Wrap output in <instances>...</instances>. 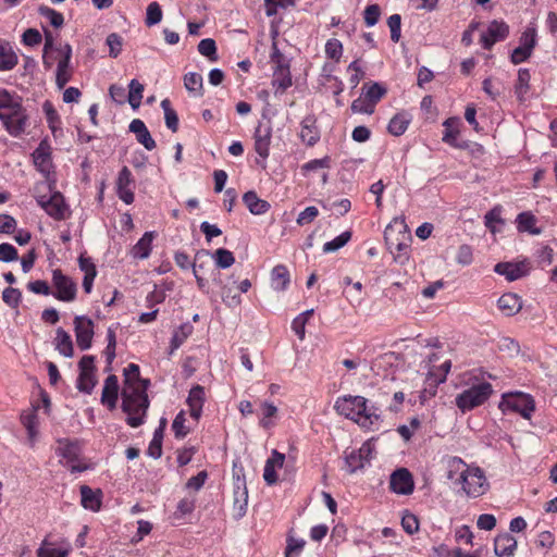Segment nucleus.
<instances>
[{
    "instance_id": "2eb2a0df",
    "label": "nucleus",
    "mask_w": 557,
    "mask_h": 557,
    "mask_svg": "<svg viewBox=\"0 0 557 557\" xmlns=\"http://www.w3.org/2000/svg\"><path fill=\"white\" fill-rule=\"evenodd\" d=\"M132 173L127 166H123L119 172L116 180V191L119 198L126 205H131L134 201V193L131 189Z\"/></svg>"
},
{
    "instance_id": "c85d7f7f",
    "label": "nucleus",
    "mask_w": 557,
    "mask_h": 557,
    "mask_svg": "<svg viewBox=\"0 0 557 557\" xmlns=\"http://www.w3.org/2000/svg\"><path fill=\"white\" fill-rule=\"evenodd\" d=\"M82 506L91 511H98L101 507V492L94 491L87 485L81 486Z\"/></svg>"
},
{
    "instance_id": "a878e982",
    "label": "nucleus",
    "mask_w": 557,
    "mask_h": 557,
    "mask_svg": "<svg viewBox=\"0 0 557 557\" xmlns=\"http://www.w3.org/2000/svg\"><path fill=\"white\" fill-rule=\"evenodd\" d=\"M461 125V120L460 117H457V116H453V117H448L444 121L443 123V126H444V133H443V141L453 146V147H458V143H457V139H458V135H459V126Z\"/></svg>"
},
{
    "instance_id": "5fc2aeb1",
    "label": "nucleus",
    "mask_w": 557,
    "mask_h": 557,
    "mask_svg": "<svg viewBox=\"0 0 557 557\" xmlns=\"http://www.w3.org/2000/svg\"><path fill=\"white\" fill-rule=\"evenodd\" d=\"M106 44L109 47V55L114 59L117 58L122 51L123 38L116 33H111L108 35Z\"/></svg>"
},
{
    "instance_id": "680f3d73",
    "label": "nucleus",
    "mask_w": 557,
    "mask_h": 557,
    "mask_svg": "<svg viewBox=\"0 0 557 557\" xmlns=\"http://www.w3.org/2000/svg\"><path fill=\"white\" fill-rule=\"evenodd\" d=\"M327 58L338 61L343 54V45L338 39H329L325 45Z\"/></svg>"
},
{
    "instance_id": "6e6552de",
    "label": "nucleus",
    "mask_w": 557,
    "mask_h": 557,
    "mask_svg": "<svg viewBox=\"0 0 557 557\" xmlns=\"http://www.w3.org/2000/svg\"><path fill=\"white\" fill-rule=\"evenodd\" d=\"M537 44L536 28L533 25L528 26L519 38V46L511 52L510 59L513 64H520L527 61L534 47Z\"/></svg>"
},
{
    "instance_id": "4c0bfd02",
    "label": "nucleus",
    "mask_w": 557,
    "mask_h": 557,
    "mask_svg": "<svg viewBox=\"0 0 557 557\" xmlns=\"http://www.w3.org/2000/svg\"><path fill=\"white\" fill-rule=\"evenodd\" d=\"M535 223L536 219L531 212H521L517 216V228L519 232L540 234V230L535 228Z\"/></svg>"
},
{
    "instance_id": "cd10ccee",
    "label": "nucleus",
    "mask_w": 557,
    "mask_h": 557,
    "mask_svg": "<svg viewBox=\"0 0 557 557\" xmlns=\"http://www.w3.org/2000/svg\"><path fill=\"white\" fill-rule=\"evenodd\" d=\"M290 283V275L287 268L278 264L271 272V286L277 292L285 290Z\"/></svg>"
},
{
    "instance_id": "a211bd4d",
    "label": "nucleus",
    "mask_w": 557,
    "mask_h": 557,
    "mask_svg": "<svg viewBox=\"0 0 557 557\" xmlns=\"http://www.w3.org/2000/svg\"><path fill=\"white\" fill-rule=\"evenodd\" d=\"M371 453L370 445L363 444L359 450H352L345 457V463L349 473H355L357 470L363 468L364 462L368 461V456Z\"/></svg>"
},
{
    "instance_id": "7c9ffc66",
    "label": "nucleus",
    "mask_w": 557,
    "mask_h": 557,
    "mask_svg": "<svg viewBox=\"0 0 557 557\" xmlns=\"http://www.w3.org/2000/svg\"><path fill=\"white\" fill-rule=\"evenodd\" d=\"M21 422L27 431L29 441L35 442L37 434H38V432H37V425H38L37 409L32 408L29 410L22 412Z\"/></svg>"
},
{
    "instance_id": "3c124183",
    "label": "nucleus",
    "mask_w": 557,
    "mask_h": 557,
    "mask_svg": "<svg viewBox=\"0 0 557 557\" xmlns=\"http://www.w3.org/2000/svg\"><path fill=\"white\" fill-rule=\"evenodd\" d=\"M531 75L529 70L527 69H520L518 72V81L516 85V94L520 100L523 99V96L529 90V82H530Z\"/></svg>"
},
{
    "instance_id": "39448f33",
    "label": "nucleus",
    "mask_w": 557,
    "mask_h": 557,
    "mask_svg": "<svg viewBox=\"0 0 557 557\" xmlns=\"http://www.w3.org/2000/svg\"><path fill=\"white\" fill-rule=\"evenodd\" d=\"M40 188L48 189L50 195L36 194L37 203L54 220L61 221L70 215L69 206L64 201V197L59 191H52L49 184H41L36 187V191Z\"/></svg>"
},
{
    "instance_id": "49530a36",
    "label": "nucleus",
    "mask_w": 557,
    "mask_h": 557,
    "mask_svg": "<svg viewBox=\"0 0 557 557\" xmlns=\"http://www.w3.org/2000/svg\"><path fill=\"white\" fill-rule=\"evenodd\" d=\"M191 325L184 324L178 330H176L171 339V351L173 354L176 349L181 347V345L186 341V338L191 333Z\"/></svg>"
},
{
    "instance_id": "e433bc0d",
    "label": "nucleus",
    "mask_w": 557,
    "mask_h": 557,
    "mask_svg": "<svg viewBox=\"0 0 557 557\" xmlns=\"http://www.w3.org/2000/svg\"><path fill=\"white\" fill-rule=\"evenodd\" d=\"M509 35V26L503 21L490 23V48L497 41L505 40Z\"/></svg>"
},
{
    "instance_id": "f8f14e48",
    "label": "nucleus",
    "mask_w": 557,
    "mask_h": 557,
    "mask_svg": "<svg viewBox=\"0 0 557 557\" xmlns=\"http://www.w3.org/2000/svg\"><path fill=\"white\" fill-rule=\"evenodd\" d=\"M74 326L77 346L82 350L89 349L94 337L92 320L84 315H77L74 319Z\"/></svg>"
},
{
    "instance_id": "4d7b16f0",
    "label": "nucleus",
    "mask_w": 557,
    "mask_h": 557,
    "mask_svg": "<svg viewBox=\"0 0 557 557\" xmlns=\"http://www.w3.org/2000/svg\"><path fill=\"white\" fill-rule=\"evenodd\" d=\"M247 508V491L244 488L239 491V488L235 492V500H234V511L236 518H242L246 513Z\"/></svg>"
},
{
    "instance_id": "7ed1b4c3",
    "label": "nucleus",
    "mask_w": 557,
    "mask_h": 557,
    "mask_svg": "<svg viewBox=\"0 0 557 557\" xmlns=\"http://www.w3.org/2000/svg\"><path fill=\"white\" fill-rule=\"evenodd\" d=\"M27 114L22 106L21 98L0 89V120L8 133L14 137L25 132Z\"/></svg>"
},
{
    "instance_id": "412c9836",
    "label": "nucleus",
    "mask_w": 557,
    "mask_h": 557,
    "mask_svg": "<svg viewBox=\"0 0 557 557\" xmlns=\"http://www.w3.org/2000/svg\"><path fill=\"white\" fill-rule=\"evenodd\" d=\"M497 307L504 315L511 317L522 309V301L517 294L507 293L499 297Z\"/></svg>"
},
{
    "instance_id": "864d4df0",
    "label": "nucleus",
    "mask_w": 557,
    "mask_h": 557,
    "mask_svg": "<svg viewBox=\"0 0 557 557\" xmlns=\"http://www.w3.org/2000/svg\"><path fill=\"white\" fill-rule=\"evenodd\" d=\"M350 238H351V233L348 231L344 232L341 235H338L337 237H335L333 240L325 243L323 246V251L325 253L334 252V251L338 250L339 248L344 247L350 240Z\"/></svg>"
},
{
    "instance_id": "dca6fc26",
    "label": "nucleus",
    "mask_w": 557,
    "mask_h": 557,
    "mask_svg": "<svg viewBox=\"0 0 557 557\" xmlns=\"http://www.w3.org/2000/svg\"><path fill=\"white\" fill-rule=\"evenodd\" d=\"M300 139L308 146H314L320 140V132L317 126V120L313 115H308L301 121Z\"/></svg>"
},
{
    "instance_id": "9b49d317",
    "label": "nucleus",
    "mask_w": 557,
    "mask_h": 557,
    "mask_svg": "<svg viewBox=\"0 0 557 557\" xmlns=\"http://www.w3.org/2000/svg\"><path fill=\"white\" fill-rule=\"evenodd\" d=\"M253 139L255 150L264 161L270 154V146L272 139V125L270 121L259 122L255 131Z\"/></svg>"
},
{
    "instance_id": "bf43d9fd",
    "label": "nucleus",
    "mask_w": 557,
    "mask_h": 557,
    "mask_svg": "<svg viewBox=\"0 0 557 557\" xmlns=\"http://www.w3.org/2000/svg\"><path fill=\"white\" fill-rule=\"evenodd\" d=\"M261 407L263 418L260 420V425L264 429H270L272 426V422L269 419L276 416L277 407L268 401L262 403Z\"/></svg>"
},
{
    "instance_id": "09e8293b",
    "label": "nucleus",
    "mask_w": 557,
    "mask_h": 557,
    "mask_svg": "<svg viewBox=\"0 0 557 557\" xmlns=\"http://www.w3.org/2000/svg\"><path fill=\"white\" fill-rule=\"evenodd\" d=\"M38 12L41 16L49 20L50 24L55 28L61 27L64 23L63 15L49 7L41 5L39 7Z\"/></svg>"
},
{
    "instance_id": "58836bf2",
    "label": "nucleus",
    "mask_w": 557,
    "mask_h": 557,
    "mask_svg": "<svg viewBox=\"0 0 557 557\" xmlns=\"http://www.w3.org/2000/svg\"><path fill=\"white\" fill-rule=\"evenodd\" d=\"M57 349L64 357L73 356L72 338L63 329H58L57 331Z\"/></svg>"
},
{
    "instance_id": "13d9d810",
    "label": "nucleus",
    "mask_w": 557,
    "mask_h": 557,
    "mask_svg": "<svg viewBox=\"0 0 557 557\" xmlns=\"http://www.w3.org/2000/svg\"><path fill=\"white\" fill-rule=\"evenodd\" d=\"M162 20V10L158 2H151L147 7L146 25L152 26L160 23Z\"/></svg>"
},
{
    "instance_id": "0e129e2a",
    "label": "nucleus",
    "mask_w": 557,
    "mask_h": 557,
    "mask_svg": "<svg viewBox=\"0 0 557 557\" xmlns=\"http://www.w3.org/2000/svg\"><path fill=\"white\" fill-rule=\"evenodd\" d=\"M221 297L223 302L227 307H237L242 302V298L239 294H233L232 288L227 285H223L221 287Z\"/></svg>"
},
{
    "instance_id": "052dcab7",
    "label": "nucleus",
    "mask_w": 557,
    "mask_h": 557,
    "mask_svg": "<svg viewBox=\"0 0 557 557\" xmlns=\"http://www.w3.org/2000/svg\"><path fill=\"white\" fill-rule=\"evenodd\" d=\"M351 111L354 113L372 114L374 112V104H372L364 96L359 97L352 101Z\"/></svg>"
},
{
    "instance_id": "2f4dec72",
    "label": "nucleus",
    "mask_w": 557,
    "mask_h": 557,
    "mask_svg": "<svg viewBox=\"0 0 557 557\" xmlns=\"http://www.w3.org/2000/svg\"><path fill=\"white\" fill-rule=\"evenodd\" d=\"M410 121L411 117L407 112H399L391 119L387 129L392 135L400 136L407 131Z\"/></svg>"
},
{
    "instance_id": "9d476101",
    "label": "nucleus",
    "mask_w": 557,
    "mask_h": 557,
    "mask_svg": "<svg viewBox=\"0 0 557 557\" xmlns=\"http://www.w3.org/2000/svg\"><path fill=\"white\" fill-rule=\"evenodd\" d=\"M531 265L527 260L517 262H499L494 267V271L504 276L508 282H513L527 276L530 273Z\"/></svg>"
},
{
    "instance_id": "338daca9",
    "label": "nucleus",
    "mask_w": 557,
    "mask_h": 557,
    "mask_svg": "<svg viewBox=\"0 0 557 557\" xmlns=\"http://www.w3.org/2000/svg\"><path fill=\"white\" fill-rule=\"evenodd\" d=\"M57 453L69 461H73L77 457V447L75 444L69 442H60Z\"/></svg>"
},
{
    "instance_id": "ddd939ff",
    "label": "nucleus",
    "mask_w": 557,
    "mask_h": 557,
    "mask_svg": "<svg viewBox=\"0 0 557 557\" xmlns=\"http://www.w3.org/2000/svg\"><path fill=\"white\" fill-rule=\"evenodd\" d=\"M389 488L399 495H409L413 492L414 482L412 474L406 468H399L391 474Z\"/></svg>"
},
{
    "instance_id": "de8ad7c7",
    "label": "nucleus",
    "mask_w": 557,
    "mask_h": 557,
    "mask_svg": "<svg viewBox=\"0 0 557 557\" xmlns=\"http://www.w3.org/2000/svg\"><path fill=\"white\" fill-rule=\"evenodd\" d=\"M72 78L71 64L58 62L55 73V84L58 88L62 89Z\"/></svg>"
},
{
    "instance_id": "6e6d98bb",
    "label": "nucleus",
    "mask_w": 557,
    "mask_h": 557,
    "mask_svg": "<svg viewBox=\"0 0 557 557\" xmlns=\"http://www.w3.org/2000/svg\"><path fill=\"white\" fill-rule=\"evenodd\" d=\"M198 51L200 54L209 58L211 61H215L218 59L216 45L215 41L211 38L202 39L198 44Z\"/></svg>"
},
{
    "instance_id": "f704fd0d",
    "label": "nucleus",
    "mask_w": 557,
    "mask_h": 557,
    "mask_svg": "<svg viewBox=\"0 0 557 557\" xmlns=\"http://www.w3.org/2000/svg\"><path fill=\"white\" fill-rule=\"evenodd\" d=\"M495 342L496 347L503 357L511 358L519 354L520 346L515 339L510 337L498 336Z\"/></svg>"
},
{
    "instance_id": "603ef678",
    "label": "nucleus",
    "mask_w": 557,
    "mask_h": 557,
    "mask_svg": "<svg viewBox=\"0 0 557 557\" xmlns=\"http://www.w3.org/2000/svg\"><path fill=\"white\" fill-rule=\"evenodd\" d=\"M210 252L205 249L198 250L196 252L195 259L193 261V274H200V272H203L207 269V267L210 265Z\"/></svg>"
},
{
    "instance_id": "79ce46f5",
    "label": "nucleus",
    "mask_w": 557,
    "mask_h": 557,
    "mask_svg": "<svg viewBox=\"0 0 557 557\" xmlns=\"http://www.w3.org/2000/svg\"><path fill=\"white\" fill-rule=\"evenodd\" d=\"M184 85L189 92L202 96V76L200 74L195 72L185 74Z\"/></svg>"
},
{
    "instance_id": "72a5a7b5",
    "label": "nucleus",
    "mask_w": 557,
    "mask_h": 557,
    "mask_svg": "<svg viewBox=\"0 0 557 557\" xmlns=\"http://www.w3.org/2000/svg\"><path fill=\"white\" fill-rule=\"evenodd\" d=\"M481 24L478 22H471L468 29H466L462 34L461 42L465 46H470L473 42V36L476 32H479V38L482 47L487 49V32L480 29Z\"/></svg>"
},
{
    "instance_id": "c756f323",
    "label": "nucleus",
    "mask_w": 557,
    "mask_h": 557,
    "mask_svg": "<svg viewBox=\"0 0 557 557\" xmlns=\"http://www.w3.org/2000/svg\"><path fill=\"white\" fill-rule=\"evenodd\" d=\"M17 64V55L9 42L0 40V71H10Z\"/></svg>"
},
{
    "instance_id": "a19ab883",
    "label": "nucleus",
    "mask_w": 557,
    "mask_h": 557,
    "mask_svg": "<svg viewBox=\"0 0 557 557\" xmlns=\"http://www.w3.org/2000/svg\"><path fill=\"white\" fill-rule=\"evenodd\" d=\"M70 550V544H66L64 547L53 548L49 547V543L45 540L37 550V557H67Z\"/></svg>"
},
{
    "instance_id": "69168bd1",
    "label": "nucleus",
    "mask_w": 557,
    "mask_h": 557,
    "mask_svg": "<svg viewBox=\"0 0 557 557\" xmlns=\"http://www.w3.org/2000/svg\"><path fill=\"white\" fill-rule=\"evenodd\" d=\"M387 25L391 30V39L398 42L400 39L401 17L399 14H393L387 18Z\"/></svg>"
},
{
    "instance_id": "8fccbe9b",
    "label": "nucleus",
    "mask_w": 557,
    "mask_h": 557,
    "mask_svg": "<svg viewBox=\"0 0 557 557\" xmlns=\"http://www.w3.org/2000/svg\"><path fill=\"white\" fill-rule=\"evenodd\" d=\"M96 377L94 373L79 372L77 379V388L79 392L90 394L96 385Z\"/></svg>"
},
{
    "instance_id": "6ab92c4d",
    "label": "nucleus",
    "mask_w": 557,
    "mask_h": 557,
    "mask_svg": "<svg viewBox=\"0 0 557 557\" xmlns=\"http://www.w3.org/2000/svg\"><path fill=\"white\" fill-rule=\"evenodd\" d=\"M119 395V382L117 377L113 374L109 375L102 388L101 403L107 405L110 410H113L116 406Z\"/></svg>"
},
{
    "instance_id": "e2e57ef3",
    "label": "nucleus",
    "mask_w": 557,
    "mask_h": 557,
    "mask_svg": "<svg viewBox=\"0 0 557 557\" xmlns=\"http://www.w3.org/2000/svg\"><path fill=\"white\" fill-rule=\"evenodd\" d=\"M185 412L184 411H180L175 419L173 420V423H172V430L175 434L176 437L178 438H183L185 437L189 430L185 426Z\"/></svg>"
},
{
    "instance_id": "c03bdc74",
    "label": "nucleus",
    "mask_w": 557,
    "mask_h": 557,
    "mask_svg": "<svg viewBox=\"0 0 557 557\" xmlns=\"http://www.w3.org/2000/svg\"><path fill=\"white\" fill-rule=\"evenodd\" d=\"M212 258L214 259L216 267L221 269H227L235 262L233 252L225 248L216 249L212 255Z\"/></svg>"
},
{
    "instance_id": "bb28decb",
    "label": "nucleus",
    "mask_w": 557,
    "mask_h": 557,
    "mask_svg": "<svg viewBox=\"0 0 557 557\" xmlns=\"http://www.w3.org/2000/svg\"><path fill=\"white\" fill-rule=\"evenodd\" d=\"M438 360V357L436 354H432L428 361H426V368H428V375L430 377H433V381L436 383V384H440V383H443L445 382L446 380V376L451 368V361L450 360H446L444 361L441 367L438 368V370H434L432 368V363L437 361Z\"/></svg>"
},
{
    "instance_id": "423d86ee",
    "label": "nucleus",
    "mask_w": 557,
    "mask_h": 557,
    "mask_svg": "<svg viewBox=\"0 0 557 557\" xmlns=\"http://www.w3.org/2000/svg\"><path fill=\"white\" fill-rule=\"evenodd\" d=\"M499 409L504 413L507 411L518 412L524 419H530L535 410V401L529 394L520 392L509 393L503 395Z\"/></svg>"
},
{
    "instance_id": "37998d69",
    "label": "nucleus",
    "mask_w": 557,
    "mask_h": 557,
    "mask_svg": "<svg viewBox=\"0 0 557 557\" xmlns=\"http://www.w3.org/2000/svg\"><path fill=\"white\" fill-rule=\"evenodd\" d=\"M128 87V102L133 109H137L143 99L144 85L137 79H132Z\"/></svg>"
},
{
    "instance_id": "4468645a",
    "label": "nucleus",
    "mask_w": 557,
    "mask_h": 557,
    "mask_svg": "<svg viewBox=\"0 0 557 557\" xmlns=\"http://www.w3.org/2000/svg\"><path fill=\"white\" fill-rule=\"evenodd\" d=\"M463 478H466V480H461L460 486L468 496L476 497L483 494L485 478L479 468L469 467Z\"/></svg>"
},
{
    "instance_id": "0eeeda50",
    "label": "nucleus",
    "mask_w": 557,
    "mask_h": 557,
    "mask_svg": "<svg viewBox=\"0 0 557 557\" xmlns=\"http://www.w3.org/2000/svg\"><path fill=\"white\" fill-rule=\"evenodd\" d=\"M384 238L388 249L393 252L403 251L408 248L407 240L410 238L404 219H394L384 231Z\"/></svg>"
},
{
    "instance_id": "f257e3e1",
    "label": "nucleus",
    "mask_w": 557,
    "mask_h": 557,
    "mask_svg": "<svg viewBox=\"0 0 557 557\" xmlns=\"http://www.w3.org/2000/svg\"><path fill=\"white\" fill-rule=\"evenodd\" d=\"M124 386L121 393L122 410L127 414L126 422L132 428H138L145 422L149 399L147 389L150 381L141 379L139 367L129 363L124 369Z\"/></svg>"
},
{
    "instance_id": "ea45409f",
    "label": "nucleus",
    "mask_w": 557,
    "mask_h": 557,
    "mask_svg": "<svg viewBox=\"0 0 557 557\" xmlns=\"http://www.w3.org/2000/svg\"><path fill=\"white\" fill-rule=\"evenodd\" d=\"M161 108L164 112L165 125L173 133L178 129V116L176 111L172 108L171 101L169 99H163L161 101Z\"/></svg>"
},
{
    "instance_id": "c9c22d12",
    "label": "nucleus",
    "mask_w": 557,
    "mask_h": 557,
    "mask_svg": "<svg viewBox=\"0 0 557 557\" xmlns=\"http://www.w3.org/2000/svg\"><path fill=\"white\" fill-rule=\"evenodd\" d=\"M292 85V77L288 67L280 65L274 72L273 86L276 88L275 92L283 94Z\"/></svg>"
},
{
    "instance_id": "a18cd8bd",
    "label": "nucleus",
    "mask_w": 557,
    "mask_h": 557,
    "mask_svg": "<svg viewBox=\"0 0 557 557\" xmlns=\"http://www.w3.org/2000/svg\"><path fill=\"white\" fill-rule=\"evenodd\" d=\"M362 89L363 96L374 106L386 94V89L379 83H372L369 86L364 85Z\"/></svg>"
},
{
    "instance_id": "f03ea898",
    "label": "nucleus",
    "mask_w": 557,
    "mask_h": 557,
    "mask_svg": "<svg viewBox=\"0 0 557 557\" xmlns=\"http://www.w3.org/2000/svg\"><path fill=\"white\" fill-rule=\"evenodd\" d=\"M334 409L338 414L367 429L381 420L380 408L375 405H369L368 399L362 396L347 395L338 397Z\"/></svg>"
},
{
    "instance_id": "473e14b6",
    "label": "nucleus",
    "mask_w": 557,
    "mask_h": 557,
    "mask_svg": "<svg viewBox=\"0 0 557 557\" xmlns=\"http://www.w3.org/2000/svg\"><path fill=\"white\" fill-rule=\"evenodd\" d=\"M34 163L42 173H48L51 166L49 147L41 143L33 153Z\"/></svg>"
},
{
    "instance_id": "774afa93",
    "label": "nucleus",
    "mask_w": 557,
    "mask_h": 557,
    "mask_svg": "<svg viewBox=\"0 0 557 557\" xmlns=\"http://www.w3.org/2000/svg\"><path fill=\"white\" fill-rule=\"evenodd\" d=\"M22 294L17 288L8 287L2 293L3 301L12 307L16 308L21 301Z\"/></svg>"
},
{
    "instance_id": "5701e85b",
    "label": "nucleus",
    "mask_w": 557,
    "mask_h": 557,
    "mask_svg": "<svg viewBox=\"0 0 557 557\" xmlns=\"http://www.w3.org/2000/svg\"><path fill=\"white\" fill-rule=\"evenodd\" d=\"M469 466L460 458L453 457L447 463V479L455 485H460L461 480H466L465 474L468 472Z\"/></svg>"
},
{
    "instance_id": "4be33fe9",
    "label": "nucleus",
    "mask_w": 557,
    "mask_h": 557,
    "mask_svg": "<svg viewBox=\"0 0 557 557\" xmlns=\"http://www.w3.org/2000/svg\"><path fill=\"white\" fill-rule=\"evenodd\" d=\"M517 548L516 539L505 533L494 540V553L498 557H511Z\"/></svg>"
},
{
    "instance_id": "1a4fd4ad",
    "label": "nucleus",
    "mask_w": 557,
    "mask_h": 557,
    "mask_svg": "<svg viewBox=\"0 0 557 557\" xmlns=\"http://www.w3.org/2000/svg\"><path fill=\"white\" fill-rule=\"evenodd\" d=\"M52 282L55 287L53 296L61 301H73L76 297L77 287L75 282L64 275L61 270L52 272Z\"/></svg>"
},
{
    "instance_id": "b1692460",
    "label": "nucleus",
    "mask_w": 557,
    "mask_h": 557,
    "mask_svg": "<svg viewBox=\"0 0 557 557\" xmlns=\"http://www.w3.org/2000/svg\"><path fill=\"white\" fill-rule=\"evenodd\" d=\"M156 232H146L143 237L133 246L131 255L135 259H147L150 256L152 242Z\"/></svg>"
},
{
    "instance_id": "aec40b11",
    "label": "nucleus",
    "mask_w": 557,
    "mask_h": 557,
    "mask_svg": "<svg viewBox=\"0 0 557 557\" xmlns=\"http://www.w3.org/2000/svg\"><path fill=\"white\" fill-rule=\"evenodd\" d=\"M128 128L129 132L136 135L137 141L141 144L147 150H152L156 148V141L151 137L150 132L141 120L134 119L131 122Z\"/></svg>"
},
{
    "instance_id": "f3484780",
    "label": "nucleus",
    "mask_w": 557,
    "mask_h": 557,
    "mask_svg": "<svg viewBox=\"0 0 557 557\" xmlns=\"http://www.w3.org/2000/svg\"><path fill=\"white\" fill-rule=\"evenodd\" d=\"M206 399L205 387L201 385H195L189 391L187 397V404L189 406L190 416L198 420L202 412V406Z\"/></svg>"
},
{
    "instance_id": "20e7f679",
    "label": "nucleus",
    "mask_w": 557,
    "mask_h": 557,
    "mask_svg": "<svg viewBox=\"0 0 557 557\" xmlns=\"http://www.w3.org/2000/svg\"><path fill=\"white\" fill-rule=\"evenodd\" d=\"M466 388L458 394L455 404L462 411H469L487 399V379L482 369H474L467 374Z\"/></svg>"
},
{
    "instance_id": "393cba45",
    "label": "nucleus",
    "mask_w": 557,
    "mask_h": 557,
    "mask_svg": "<svg viewBox=\"0 0 557 557\" xmlns=\"http://www.w3.org/2000/svg\"><path fill=\"white\" fill-rule=\"evenodd\" d=\"M243 201L250 213L255 215L264 214L271 207L267 200L259 198L258 195L252 190L244 194Z\"/></svg>"
}]
</instances>
